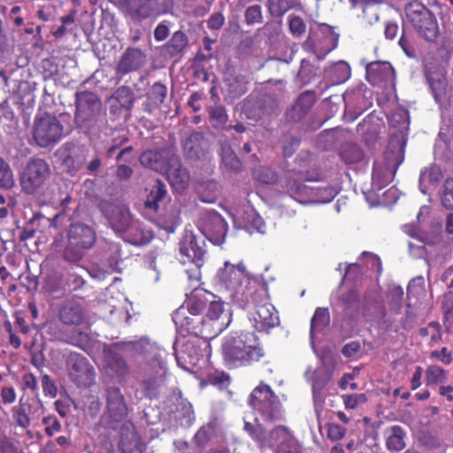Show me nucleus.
Returning <instances> with one entry per match:
<instances>
[{
    "instance_id": "nucleus-20",
    "label": "nucleus",
    "mask_w": 453,
    "mask_h": 453,
    "mask_svg": "<svg viewBox=\"0 0 453 453\" xmlns=\"http://www.w3.org/2000/svg\"><path fill=\"white\" fill-rule=\"evenodd\" d=\"M174 154L166 149L148 150L139 157L140 163L151 170L164 173Z\"/></svg>"
},
{
    "instance_id": "nucleus-58",
    "label": "nucleus",
    "mask_w": 453,
    "mask_h": 453,
    "mask_svg": "<svg viewBox=\"0 0 453 453\" xmlns=\"http://www.w3.org/2000/svg\"><path fill=\"white\" fill-rule=\"evenodd\" d=\"M23 390L27 394H37L38 386L35 376L31 373H25L22 377Z\"/></svg>"
},
{
    "instance_id": "nucleus-46",
    "label": "nucleus",
    "mask_w": 453,
    "mask_h": 453,
    "mask_svg": "<svg viewBox=\"0 0 453 453\" xmlns=\"http://www.w3.org/2000/svg\"><path fill=\"white\" fill-rule=\"evenodd\" d=\"M248 81L243 75H236L228 84V91L234 97H240L248 91Z\"/></svg>"
},
{
    "instance_id": "nucleus-8",
    "label": "nucleus",
    "mask_w": 453,
    "mask_h": 453,
    "mask_svg": "<svg viewBox=\"0 0 453 453\" xmlns=\"http://www.w3.org/2000/svg\"><path fill=\"white\" fill-rule=\"evenodd\" d=\"M102 101L94 92L84 90L75 94L74 120L81 127H86L97 120Z\"/></svg>"
},
{
    "instance_id": "nucleus-22",
    "label": "nucleus",
    "mask_w": 453,
    "mask_h": 453,
    "mask_svg": "<svg viewBox=\"0 0 453 453\" xmlns=\"http://www.w3.org/2000/svg\"><path fill=\"white\" fill-rule=\"evenodd\" d=\"M134 99V94L128 86L117 88L109 98L110 112L113 115H120L124 111L130 112Z\"/></svg>"
},
{
    "instance_id": "nucleus-37",
    "label": "nucleus",
    "mask_w": 453,
    "mask_h": 453,
    "mask_svg": "<svg viewBox=\"0 0 453 453\" xmlns=\"http://www.w3.org/2000/svg\"><path fill=\"white\" fill-rule=\"evenodd\" d=\"M188 43L186 34L180 30L174 32L170 40L164 45V51L170 57L180 54Z\"/></svg>"
},
{
    "instance_id": "nucleus-42",
    "label": "nucleus",
    "mask_w": 453,
    "mask_h": 453,
    "mask_svg": "<svg viewBox=\"0 0 453 453\" xmlns=\"http://www.w3.org/2000/svg\"><path fill=\"white\" fill-rule=\"evenodd\" d=\"M330 321V314L327 308L319 307L316 309L311 319L310 334L313 337L315 331L323 330Z\"/></svg>"
},
{
    "instance_id": "nucleus-48",
    "label": "nucleus",
    "mask_w": 453,
    "mask_h": 453,
    "mask_svg": "<svg viewBox=\"0 0 453 453\" xmlns=\"http://www.w3.org/2000/svg\"><path fill=\"white\" fill-rule=\"evenodd\" d=\"M209 309L206 314L207 321L211 324V330H213L212 327L214 324L219 319L220 316L224 313V304L221 301H217L215 299H211L208 303Z\"/></svg>"
},
{
    "instance_id": "nucleus-31",
    "label": "nucleus",
    "mask_w": 453,
    "mask_h": 453,
    "mask_svg": "<svg viewBox=\"0 0 453 453\" xmlns=\"http://www.w3.org/2000/svg\"><path fill=\"white\" fill-rule=\"evenodd\" d=\"M167 189L165 184L162 180H157L151 186L150 191L144 202L145 209L153 213L157 212L159 203L165 199Z\"/></svg>"
},
{
    "instance_id": "nucleus-33",
    "label": "nucleus",
    "mask_w": 453,
    "mask_h": 453,
    "mask_svg": "<svg viewBox=\"0 0 453 453\" xmlns=\"http://www.w3.org/2000/svg\"><path fill=\"white\" fill-rule=\"evenodd\" d=\"M339 157L347 165L358 164L365 159L363 149L355 142L342 144L339 150Z\"/></svg>"
},
{
    "instance_id": "nucleus-27",
    "label": "nucleus",
    "mask_w": 453,
    "mask_h": 453,
    "mask_svg": "<svg viewBox=\"0 0 453 453\" xmlns=\"http://www.w3.org/2000/svg\"><path fill=\"white\" fill-rule=\"evenodd\" d=\"M167 95V88L161 82H155L146 93V100L143 103L144 111L151 114L159 109Z\"/></svg>"
},
{
    "instance_id": "nucleus-5",
    "label": "nucleus",
    "mask_w": 453,
    "mask_h": 453,
    "mask_svg": "<svg viewBox=\"0 0 453 453\" xmlns=\"http://www.w3.org/2000/svg\"><path fill=\"white\" fill-rule=\"evenodd\" d=\"M405 14L417 33L429 42H436L439 26L434 13L423 4L412 2L406 5Z\"/></svg>"
},
{
    "instance_id": "nucleus-63",
    "label": "nucleus",
    "mask_w": 453,
    "mask_h": 453,
    "mask_svg": "<svg viewBox=\"0 0 453 453\" xmlns=\"http://www.w3.org/2000/svg\"><path fill=\"white\" fill-rule=\"evenodd\" d=\"M133 169L124 164L117 165L115 176L119 180H129L133 175Z\"/></svg>"
},
{
    "instance_id": "nucleus-50",
    "label": "nucleus",
    "mask_w": 453,
    "mask_h": 453,
    "mask_svg": "<svg viewBox=\"0 0 453 453\" xmlns=\"http://www.w3.org/2000/svg\"><path fill=\"white\" fill-rule=\"evenodd\" d=\"M342 303L345 306V311L351 310L355 312H357L359 310L360 303L359 293L355 289L348 291L342 296Z\"/></svg>"
},
{
    "instance_id": "nucleus-35",
    "label": "nucleus",
    "mask_w": 453,
    "mask_h": 453,
    "mask_svg": "<svg viewBox=\"0 0 453 453\" xmlns=\"http://www.w3.org/2000/svg\"><path fill=\"white\" fill-rule=\"evenodd\" d=\"M249 404L266 418L273 419L278 414L279 403L273 398H250Z\"/></svg>"
},
{
    "instance_id": "nucleus-19",
    "label": "nucleus",
    "mask_w": 453,
    "mask_h": 453,
    "mask_svg": "<svg viewBox=\"0 0 453 453\" xmlns=\"http://www.w3.org/2000/svg\"><path fill=\"white\" fill-rule=\"evenodd\" d=\"M119 447L122 453H142L144 443L137 434L132 421H126L120 428V440Z\"/></svg>"
},
{
    "instance_id": "nucleus-41",
    "label": "nucleus",
    "mask_w": 453,
    "mask_h": 453,
    "mask_svg": "<svg viewBox=\"0 0 453 453\" xmlns=\"http://www.w3.org/2000/svg\"><path fill=\"white\" fill-rule=\"evenodd\" d=\"M216 428V419L211 420L205 426L200 427L194 436V441L196 445L201 449H203L211 440Z\"/></svg>"
},
{
    "instance_id": "nucleus-25",
    "label": "nucleus",
    "mask_w": 453,
    "mask_h": 453,
    "mask_svg": "<svg viewBox=\"0 0 453 453\" xmlns=\"http://www.w3.org/2000/svg\"><path fill=\"white\" fill-rule=\"evenodd\" d=\"M58 317L65 325L78 326L84 319V310L77 301L65 300L59 305Z\"/></svg>"
},
{
    "instance_id": "nucleus-53",
    "label": "nucleus",
    "mask_w": 453,
    "mask_h": 453,
    "mask_svg": "<svg viewBox=\"0 0 453 453\" xmlns=\"http://www.w3.org/2000/svg\"><path fill=\"white\" fill-rule=\"evenodd\" d=\"M245 22L248 25L261 23L263 20L261 6L254 4L248 7L244 13Z\"/></svg>"
},
{
    "instance_id": "nucleus-29",
    "label": "nucleus",
    "mask_w": 453,
    "mask_h": 453,
    "mask_svg": "<svg viewBox=\"0 0 453 453\" xmlns=\"http://www.w3.org/2000/svg\"><path fill=\"white\" fill-rule=\"evenodd\" d=\"M316 100V93L313 90L303 92L293 105L291 118L296 121L303 119L311 111Z\"/></svg>"
},
{
    "instance_id": "nucleus-54",
    "label": "nucleus",
    "mask_w": 453,
    "mask_h": 453,
    "mask_svg": "<svg viewBox=\"0 0 453 453\" xmlns=\"http://www.w3.org/2000/svg\"><path fill=\"white\" fill-rule=\"evenodd\" d=\"M288 27L293 35L300 36L305 32L306 25L301 17L290 15L288 18Z\"/></svg>"
},
{
    "instance_id": "nucleus-13",
    "label": "nucleus",
    "mask_w": 453,
    "mask_h": 453,
    "mask_svg": "<svg viewBox=\"0 0 453 453\" xmlns=\"http://www.w3.org/2000/svg\"><path fill=\"white\" fill-rule=\"evenodd\" d=\"M227 229L226 221L219 212L210 211L203 216L202 232L212 243L218 245L223 243Z\"/></svg>"
},
{
    "instance_id": "nucleus-17",
    "label": "nucleus",
    "mask_w": 453,
    "mask_h": 453,
    "mask_svg": "<svg viewBox=\"0 0 453 453\" xmlns=\"http://www.w3.org/2000/svg\"><path fill=\"white\" fill-rule=\"evenodd\" d=\"M62 165L67 174L73 177L83 168L88 155V150L83 145L65 144Z\"/></svg>"
},
{
    "instance_id": "nucleus-43",
    "label": "nucleus",
    "mask_w": 453,
    "mask_h": 453,
    "mask_svg": "<svg viewBox=\"0 0 453 453\" xmlns=\"http://www.w3.org/2000/svg\"><path fill=\"white\" fill-rule=\"evenodd\" d=\"M299 4V0H268L270 12L277 17H281L288 11Z\"/></svg>"
},
{
    "instance_id": "nucleus-49",
    "label": "nucleus",
    "mask_w": 453,
    "mask_h": 453,
    "mask_svg": "<svg viewBox=\"0 0 453 453\" xmlns=\"http://www.w3.org/2000/svg\"><path fill=\"white\" fill-rule=\"evenodd\" d=\"M441 201L444 208L453 211V178L445 180L441 195Z\"/></svg>"
},
{
    "instance_id": "nucleus-24",
    "label": "nucleus",
    "mask_w": 453,
    "mask_h": 453,
    "mask_svg": "<svg viewBox=\"0 0 453 453\" xmlns=\"http://www.w3.org/2000/svg\"><path fill=\"white\" fill-rule=\"evenodd\" d=\"M127 14L135 21H142L157 11V0H125Z\"/></svg>"
},
{
    "instance_id": "nucleus-10",
    "label": "nucleus",
    "mask_w": 453,
    "mask_h": 453,
    "mask_svg": "<svg viewBox=\"0 0 453 453\" xmlns=\"http://www.w3.org/2000/svg\"><path fill=\"white\" fill-rule=\"evenodd\" d=\"M66 368L71 380L78 388H88L95 383V368L83 355L70 353L66 358Z\"/></svg>"
},
{
    "instance_id": "nucleus-28",
    "label": "nucleus",
    "mask_w": 453,
    "mask_h": 453,
    "mask_svg": "<svg viewBox=\"0 0 453 453\" xmlns=\"http://www.w3.org/2000/svg\"><path fill=\"white\" fill-rule=\"evenodd\" d=\"M215 298L212 293L203 288H195L186 302L188 311L192 316H198L206 308L211 299Z\"/></svg>"
},
{
    "instance_id": "nucleus-30",
    "label": "nucleus",
    "mask_w": 453,
    "mask_h": 453,
    "mask_svg": "<svg viewBox=\"0 0 453 453\" xmlns=\"http://www.w3.org/2000/svg\"><path fill=\"white\" fill-rule=\"evenodd\" d=\"M174 410L172 411L173 418L181 426H189L195 420V412L192 404L186 398H176Z\"/></svg>"
},
{
    "instance_id": "nucleus-15",
    "label": "nucleus",
    "mask_w": 453,
    "mask_h": 453,
    "mask_svg": "<svg viewBox=\"0 0 453 453\" xmlns=\"http://www.w3.org/2000/svg\"><path fill=\"white\" fill-rule=\"evenodd\" d=\"M102 211L116 233H125L132 225V215L126 205L107 203L102 204Z\"/></svg>"
},
{
    "instance_id": "nucleus-44",
    "label": "nucleus",
    "mask_w": 453,
    "mask_h": 453,
    "mask_svg": "<svg viewBox=\"0 0 453 453\" xmlns=\"http://www.w3.org/2000/svg\"><path fill=\"white\" fill-rule=\"evenodd\" d=\"M205 383L219 388L220 391L226 390L229 395L233 394V392L228 389L231 383V378L227 373L224 372H216L208 375Z\"/></svg>"
},
{
    "instance_id": "nucleus-47",
    "label": "nucleus",
    "mask_w": 453,
    "mask_h": 453,
    "mask_svg": "<svg viewBox=\"0 0 453 453\" xmlns=\"http://www.w3.org/2000/svg\"><path fill=\"white\" fill-rule=\"evenodd\" d=\"M14 184L13 173L9 164L0 157V188L10 189Z\"/></svg>"
},
{
    "instance_id": "nucleus-3",
    "label": "nucleus",
    "mask_w": 453,
    "mask_h": 453,
    "mask_svg": "<svg viewBox=\"0 0 453 453\" xmlns=\"http://www.w3.org/2000/svg\"><path fill=\"white\" fill-rule=\"evenodd\" d=\"M124 352L142 353L147 362L146 375L141 381L140 388L145 396H153L161 392L165 387L166 367L162 357V351L153 342L147 339H140L120 346Z\"/></svg>"
},
{
    "instance_id": "nucleus-6",
    "label": "nucleus",
    "mask_w": 453,
    "mask_h": 453,
    "mask_svg": "<svg viewBox=\"0 0 453 453\" xmlns=\"http://www.w3.org/2000/svg\"><path fill=\"white\" fill-rule=\"evenodd\" d=\"M173 320L179 334L183 337L195 335L203 339H211L222 330L223 325H218L216 330H211V324L205 319L197 316L189 317L184 309L175 311Z\"/></svg>"
},
{
    "instance_id": "nucleus-36",
    "label": "nucleus",
    "mask_w": 453,
    "mask_h": 453,
    "mask_svg": "<svg viewBox=\"0 0 453 453\" xmlns=\"http://www.w3.org/2000/svg\"><path fill=\"white\" fill-rule=\"evenodd\" d=\"M128 413L124 398H107L106 415L112 423L122 421Z\"/></svg>"
},
{
    "instance_id": "nucleus-32",
    "label": "nucleus",
    "mask_w": 453,
    "mask_h": 453,
    "mask_svg": "<svg viewBox=\"0 0 453 453\" xmlns=\"http://www.w3.org/2000/svg\"><path fill=\"white\" fill-rule=\"evenodd\" d=\"M401 159L397 161V163L394 165V168L388 165H382L378 163L373 164L372 173V180L374 185L379 188H381L388 183H389L395 174L398 165L402 163L403 157L401 156Z\"/></svg>"
},
{
    "instance_id": "nucleus-62",
    "label": "nucleus",
    "mask_w": 453,
    "mask_h": 453,
    "mask_svg": "<svg viewBox=\"0 0 453 453\" xmlns=\"http://www.w3.org/2000/svg\"><path fill=\"white\" fill-rule=\"evenodd\" d=\"M225 24V18L220 12L213 13L207 21L208 27L213 30L220 29Z\"/></svg>"
},
{
    "instance_id": "nucleus-52",
    "label": "nucleus",
    "mask_w": 453,
    "mask_h": 453,
    "mask_svg": "<svg viewBox=\"0 0 453 453\" xmlns=\"http://www.w3.org/2000/svg\"><path fill=\"white\" fill-rule=\"evenodd\" d=\"M27 403L24 402V398H20V404L19 407L14 408L13 410V417L16 423L23 427L27 428L30 425V419L26 412L25 405Z\"/></svg>"
},
{
    "instance_id": "nucleus-11",
    "label": "nucleus",
    "mask_w": 453,
    "mask_h": 453,
    "mask_svg": "<svg viewBox=\"0 0 453 453\" xmlns=\"http://www.w3.org/2000/svg\"><path fill=\"white\" fill-rule=\"evenodd\" d=\"M265 299V296L261 302L252 303L255 306V311L250 313V320L258 332H269L270 329L280 325L277 311L270 303H262Z\"/></svg>"
},
{
    "instance_id": "nucleus-2",
    "label": "nucleus",
    "mask_w": 453,
    "mask_h": 453,
    "mask_svg": "<svg viewBox=\"0 0 453 453\" xmlns=\"http://www.w3.org/2000/svg\"><path fill=\"white\" fill-rule=\"evenodd\" d=\"M221 287H224L233 299L249 307L250 303L262 301L265 295V286L258 280L250 278L243 264L237 265L226 262L217 273Z\"/></svg>"
},
{
    "instance_id": "nucleus-14",
    "label": "nucleus",
    "mask_w": 453,
    "mask_h": 453,
    "mask_svg": "<svg viewBox=\"0 0 453 453\" xmlns=\"http://www.w3.org/2000/svg\"><path fill=\"white\" fill-rule=\"evenodd\" d=\"M307 171L288 170L281 182L282 189L291 197L298 199L308 196L309 188L305 181H313L315 179L309 176Z\"/></svg>"
},
{
    "instance_id": "nucleus-21",
    "label": "nucleus",
    "mask_w": 453,
    "mask_h": 453,
    "mask_svg": "<svg viewBox=\"0 0 453 453\" xmlns=\"http://www.w3.org/2000/svg\"><path fill=\"white\" fill-rule=\"evenodd\" d=\"M146 62V54L140 49L128 47L121 56L116 72L124 76L131 72L139 70Z\"/></svg>"
},
{
    "instance_id": "nucleus-26",
    "label": "nucleus",
    "mask_w": 453,
    "mask_h": 453,
    "mask_svg": "<svg viewBox=\"0 0 453 453\" xmlns=\"http://www.w3.org/2000/svg\"><path fill=\"white\" fill-rule=\"evenodd\" d=\"M209 150V142L200 132L191 133L183 142V150L191 159H200Z\"/></svg>"
},
{
    "instance_id": "nucleus-60",
    "label": "nucleus",
    "mask_w": 453,
    "mask_h": 453,
    "mask_svg": "<svg viewBox=\"0 0 453 453\" xmlns=\"http://www.w3.org/2000/svg\"><path fill=\"white\" fill-rule=\"evenodd\" d=\"M42 387L43 394L46 396H56L58 393V388L55 381L50 378V375H43L42 377Z\"/></svg>"
},
{
    "instance_id": "nucleus-59",
    "label": "nucleus",
    "mask_w": 453,
    "mask_h": 453,
    "mask_svg": "<svg viewBox=\"0 0 453 453\" xmlns=\"http://www.w3.org/2000/svg\"><path fill=\"white\" fill-rule=\"evenodd\" d=\"M42 423L46 426L44 431L48 436H52L55 433L61 430V424L56 417H44L42 418Z\"/></svg>"
},
{
    "instance_id": "nucleus-51",
    "label": "nucleus",
    "mask_w": 453,
    "mask_h": 453,
    "mask_svg": "<svg viewBox=\"0 0 453 453\" xmlns=\"http://www.w3.org/2000/svg\"><path fill=\"white\" fill-rule=\"evenodd\" d=\"M442 311L444 323L447 328L453 325V293L449 292L444 295L442 302Z\"/></svg>"
},
{
    "instance_id": "nucleus-61",
    "label": "nucleus",
    "mask_w": 453,
    "mask_h": 453,
    "mask_svg": "<svg viewBox=\"0 0 453 453\" xmlns=\"http://www.w3.org/2000/svg\"><path fill=\"white\" fill-rule=\"evenodd\" d=\"M222 161L231 171L237 172L240 170L241 162L232 151L228 152L227 150H225L222 155Z\"/></svg>"
},
{
    "instance_id": "nucleus-57",
    "label": "nucleus",
    "mask_w": 453,
    "mask_h": 453,
    "mask_svg": "<svg viewBox=\"0 0 453 453\" xmlns=\"http://www.w3.org/2000/svg\"><path fill=\"white\" fill-rule=\"evenodd\" d=\"M327 438L331 441H339L342 439L346 434V429L334 423L326 425Z\"/></svg>"
},
{
    "instance_id": "nucleus-9",
    "label": "nucleus",
    "mask_w": 453,
    "mask_h": 453,
    "mask_svg": "<svg viewBox=\"0 0 453 453\" xmlns=\"http://www.w3.org/2000/svg\"><path fill=\"white\" fill-rule=\"evenodd\" d=\"M63 134V125L56 116L44 114L35 119L33 137L40 147L46 148L58 142Z\"/></svg>"
},
{
    "instance_id": "nucleus-56",
    "label": "nucleus",
    "mask_w": 453,
    "mask_h": 453,
    "mask_svg": "<svg viewBox=\"0 0 453 453\" xmlns=\"http://www.w3.org/2000/svg\"><path fill=\"white\" fill-rule=\"evenodd\" d=\"M362 276V267L359 264L354 263L348 265L344 276L343 281L356 282Z\"/></svg>"
},
{
    "instance_id": "nucleus-23",
    "label": "nucleus",
    "mask_w": 453,
    "mask_h": 453,
    "mask_svg": "<svg viewBox=\"0 0 453 453\" xmlns=\"http://www.w3.org/2000/svg\"><path fill=\"white\" fill-rule=\"evenodd\" d=\"M167 180L177 191L184 190L189 183V173L181 165L180 157L174 154L170 159L167 170L164 172Z\"/></svg>"
},
{
    "instance_id": "nucleus-18",
    "label": "nucleus",
    "mask_w": 453,
    "mask_h": 453,
    "mask_svg": "<svg viewBox=\"0 0 453 453\" xmlns=\"http://www.w3.org/2000/svg\"><path fill=\"white\" fill-rule=\"evenodd\" d=\"M395 70L387 61L371 62L365 68L366 81L372 86H386L395 81Z\"/></svg>"
},
{
    "instance_id": "nucleus-55",
    "label": "nucleus",
    "mask_w": 453,
    "mask_h": 453,
    "mask_svg": "<svg viewBox=\"0 0 453 453\" xmlns=\"http://www.w3.org/2000/svg\"><path fill=\"white\" fill-rule=\"evenodd\" d=\"M430 357L436 359L443 365H449L452 363V351L447 347H442L441 349H434L431 351Z\"/></svg>"
},
{
    "instance_id": "nucleus-4",
    "label": "nucleus",
    "mask_w": 453,
    "mask_h": 453,
    "mask_svg": "<svg viewBox=\"0 0 453 453\" xmlns=\"http://www.w3.org/2000/svg\"><path fill=\"white\" fill-rule=\"evenodd\" d=\"M67 242L58 250L62 259L70 264L79 263L85 252L91 249L96 241V231L84 223L71 224L67 234Z\"/></svg>"
},
{
    "instance_id": "nucleus-1",
    "label": "nucleus",
    "mask_w": 453,
    "mask_h": 453,
    "mask_svg": "<svg viewBox=\"0 0 453 453\" xmlns=\"http://www.w3.org/2000/svg\"><path fill=\"white\" fill-rule=\"evenodd\" d=\"M222 357L228 369L252 368L265 363L266 351L255 332L240 331L226 335L221 345Z\"/></svg>"
},
{
    "instance_id": "nucleus-7",
    "label": "nucleus",
    "mask_w": 453,
    "mask_h": 453,
    "mask_svg": "<svg viewBox=\"0 0 453 453\" xmlns=\"http://www.w3.org/2000/svg\"><path fill=\"white\" fill-rule=\"evenodd\" d=\"M50 175V168L46 160L40 157L31 158L23 167L19 176L22 191L34 195L42 188Z\"/></svg>"
},
{
    "instance_id": "nucleus-34",
    "label": "nucleus",
    "mask_w": 453,
    "mask_h": 453,
    "mask_svg": "<svg viewBox=\"0 0 453 453\" xmlns=\"http://www.w3.org/2000/svg\"><path fill=\"white\" fill-rule=\"evenodd\" d=\"M406 433L397 425L390 426L387 430L386 448L390 452H400L405 444Z\"/></svg>"
},
{
    "instance_id": "nucleus-39",
    "label": "nucleus",
    "mask_w": 453,
    "mask_h": 453,
    "mask_svg": "<svg viewBox=\"0 0 453 453\" xmlns=\"http://www.w3.org/2000/svg\"><path fill=\"white\" fill-rule=\"evenodd\" d=\"M252 177L254 180L265 185H274L279 180L277 172L265 165H259L254 168Z\"/></svg>"
},
{
    "instance_id": "nucleus-16",
    "label": "nucleus",
    "mask_w": 453,
    "mask_h": 453,
    "mask_svg": "<svg viewBox=\"0 0 453 453\" xmlns=\"http://www.w3.org/2000/svg\"><path fill=\"white\" fill-rule=\"evenodd\" d=\"M179 250L181 256V263H193L200 268L203 263V257L206 253L204 242H200L193 234H186L179 243Z\"/></svg>"
},
{
    "instance_id": "nucleus-64",
    "label": "nucleus",
    "mask_w": 453,
    "mask_h": 453,
    "mask_svg": "<svg viewBox=\"0 0 453 453\" xmlns=\"http://www.w3.org/2000/svg\"><path fill=\"white\" fill-rule=\"evenodd\" d=\"M423 372H424V370L421 366H416L415 369H414V372L411 375V378L410 380V388L412 389V390H416L418 389L422 382V377H423Z\"/></svg>"
},
{
    "instance_id": "nucleus-40",
    "label": "nucleus",
    "mask_w": 453,
    "mask_h": 453,
    "mask_svg": "<svg viewBox=\"0 0 453 453\" xmlns=\"http://www.w3.org/2000/svg\"><path fill=\"white\" fill-rule=\"evenodd\" d=\"M448 372L437 365H430L425 372V384L426 387L436 386L447 380Z\"/></svg>"
},
{
    "instance_id": "nucleus-12",
    "label": "nucleus",
    "mask_w": 453,
    "mask_h": 453,
    "mask_svg": "<svg viewBox=\"0 0 453 453\" xmlns=\"http://www.w3.org/2000/svg\"><path fill=\"white\" fill-rule=\"evenodd\" d=\"M128 342H119L113 346L112 349L104 353V361L107 368L119 379L125 378L129 373L128 365L124 359L123 356L131 357H142V353H135L134 351L124 352L121 349L122 345L128 344Z\"/></svg>"
},
{
    "instance_id": "nucleus-38",
    "label": "nucleus",
    "mask_w": 453,
    "mask_h": 453,
    "mask_svg": "<svg viewBox=\"0 0 453 453\" xmlns=\"http://www.w3.org/2000/svg\"><path fill=\"white\" fill-rule=\"evenodd\" d=\"M326 74L332 84L338 85L349 79L351 69L347 62L339 61L328 68Z\"/></svg>"
},
{
    "instance_id": "nucleus-45",
    "label": "nucleus",
    "mask_w": 453,
    "mask_h": 453,
    "mask_svg": "<svg viewBox=\"0 0 453 453\" xmlns=\"http://www.w3.org/2000/svg\"><path fill=\"white\" fill-rule=\"evenodd\" d=\"M421 337L430 336V345L438 343L442 337L441 324L437 321H431L425 327L418 330Z\"/></svg>"
}]
</instances>
